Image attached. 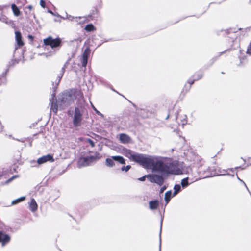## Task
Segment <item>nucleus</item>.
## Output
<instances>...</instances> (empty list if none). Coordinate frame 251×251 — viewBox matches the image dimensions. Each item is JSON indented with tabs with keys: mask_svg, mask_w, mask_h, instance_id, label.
<instances>
[{
	"mask_svg": "<svg viewBox=\"0 0 251 251\" xmlns=\"http://www.w3.org/2000/svg\"><path fill=\"white\" fill-rule=\"evenodd\" d=\"M72 95H65L64 96L57 97L56 95H52L50 102V111L57 114L58 108L63 110L73 102L71 98Z\"/></svg>",
	"mask_w": 251,
	"mask_h": 251,
	"instance_id": "nucleus-1",
	"label": "nucleus"
},
{
	"mask_svg": "<svg viewBox=\"0 0 251 251\" xmlns=\"http://www.w3.org/2000/svg\"><path fill=\"white\" fill-rule=\"evenodd\" d=\"M177 166L173 162H164L162 160L155 161L153 170L166 174L176 173Z\"/></svg>",
	"mask_w": 251,
	"mask_h": 251,
	"instance_id": "nucleus-2",
	"label": "nucleus"
},
{
	"mask_svg": "<svg viewBox=\"0 0 251 251\" xmlns=\"http://www.w3.org/2000/svg\"><path fill=\"white\" fill-rule=\"evenodd\" d=\"M84 108L82 107H75L74 110H68L67 113L69 117L73 118V124L75 127L81 126L83 120Z\"/></svg>",
	"mask_w": 251,
	"mask_h": 251,
	"instance_id": "nucleus-3",
	"label": "nucleus"
},
{
	"mask_svg": "<svg viewBox=\"0 0 251 251\" xmlns=\"http://www.w3.org/2000/svg\"><path fill=\"white\" fill-rule=\"evenodd\" d=\"M136 162L139 163L145 168L150 169L152 168L153 169L155 161L152 158L147 157L143 154H139Z\"/></svg>",
	"mask_w": 251,
	"mask_h": 251,
	"instance_id": "nucleus-4",
	"label": "nucleus"
},
{
	"mask_svg": "<svg viewBox=\"0 0 251 251\" xmlns=\"http://www.w3.org/2000/svg\"><path fill=\"white\" fill-rule=\"evenodd\" d=\"M115 161L118 162L120 164H126V160L125 158L121 156H112L107 158L105 161V165L106 166L112 168L115 166Z\"/></svg>",
	"mask_w": 251,
	"mask_h": 251,
	"instance_id": "nucleus-5",
	"label": "nucleus"
},
{
	"mask_svg": "<svg viewBox=\"0 0 251 251\" xmlns=\"http://www.w3.org/2000/svg\"><path fill=\"white\" fill-rule=\"evenodd\" d=\"M147 178L151 182L156 183L159 186H162L164 182L163 177L158 175H147Z\"/></svg>",
	"mask_w": 251,
	"mask_h": 251,
	"instance_id": "nucleus-6",
	"label": "nucleus"
},
{
	"mask_svg": "<svg viewBox=\"0 0 251 251\" xmlns=\"http://www.w3.org/2000/svg\"><path fill=\"white\" fill-rule=\"evenodd\" d=\"M123 154L131 161L136 162L139 155L138 153H134L132 151L127 149H124Z\"/></svg>",
	"mask_w": 251,
	"mask_h": 251,
	"instance_id": "nucleus-7",
	"label": "nucleus"
},
{
	"mask_svg": "<svg viewBox=\"0 0 251 251\" xmlns=\"http://www.w3.org/2000/svg\"><path fill=\"white\" fill-rule=\"evenodd\" d=\"M44 43L46 45H50L51 48H55L59 46L61 40L59 39H53L49 37L44 40Z\"/></svg>",
	"mask_w": 251,
	"mask_h": 251,
	"instance_id": "nucleus-8",
	"label": "nucleus"
},
{
	"mask_svg": "<svg viewBox=\"0 0 251 251\" xmlns=\"http://www.w3.org/2000/svg\"><path fill=\"white\" fill-rule=\"evenodd\" d=\"M48 161H50V162H53L54 161V159L52 155L50 154H48L47 155L43 156L38 159L37 162L38 164L40 165Z\"/></svg>",
	"mask_w": 251,
	"mask_h": 251,
	"instance_id": "nucleus-9",
	"label": "nucleus"
},
{
	"mask_svg": "<svg viewBox=\"0 0 251 251\" xmlns=\"http://www.w3.org/2000/svg\"><path fill=\"white\" fill-rule=\"evenodd\" d=\"M119 140L121 143L127 144L131 142V138L128 135L125 133H121L119 135Z\"/></svg>",
	"mask_w": 251,
	"mask_h": 251,
	"instance_id": "nucleus-10",
	"label": "nucleus"
},
{
	"mask_svg": "<svg viewBox=\"0 0 251 251\" xmlns=\"http://www.w3.org/2000/svg\"><path fill=\"white\" fill-rule=\"evenodd\" d=\"M10 240V237L3 233L2 232L0 231V242L2 243V245L8 243Z\"/></svg>",
	"mask_w": 251,
	"mask_h": 251,
	"instance_id": "nucleus-11",
	"label": "nucleus"
},
{
	"mask_svg": "<svg viewBox=\"0 0 251 251\" xmlns=\"http://www.w3.org/2000/svg\"><path fill=\"white\" fill-rule=\"evenodd\" d=\"M15 38L17 46L19 47H22L24 45V43L23 40H22V35L20 32H15Z\"/></svg>",
	"mask_w": 251,
	"mask_h": 251,
	"instance_id": "nucleus-12",
	"label": "nucleus"
},
{
	"mask_svg": "<svg viewBox=\"0 0 251 251\" xmlns=\"http://www.w3.org/2000/svg\"><path fill=\"white\" fill-rule=\"evenodd\" d=\"M90 53V50L88 48H87L83 54L82 64L84 67H85L87 63L88 57Z\"/></svg>",
	"mask_w": 251,
	"mask_h": 251,
	"instance_id": "nucleus-13",
	"label": "nucleus"
},
{
	"mask_svg": "<svg viewBox=\"0 0 251 251\" xmlns=\"http://www.w3.org/2000/svg\"><path fill=\"white\" fill-rule=\"evenodd\" d=\"M96 157L93 156L85 157L82 158L83 161V164L86 166L89 165V164L94 161Z\"/></svg>",
	"mask_w": 251,
	"mask_h": 251,
	"instance_id": "nucleus-14",
	"label": "nucleus"
},
{
	"mask_svg": "<svg viewBox=\"0 0 251 251\" xmlns=\"http://www.w3.org/2000/svg\"><path fill=\"white\" fill-rule=\"evenodd\" d=\"M38 205L34 199H31L29 209L32 212H35L37 210Z\"/></svg>",
	"mask_w": 251,
	"mask_h": 251,
	"instance_id": "nucleus-15",
	"label": "nucleus"
},
{
	"mask_svg": "<svg viewBox=\"0 0 251 251\" xmlns=\"http://www.w3.org/2000/svg\"><path fill=\"white\" fill-rule=\"evenodd\" d=\"M159 206V201L157 200L150 201L149 202V207L151 209L154 210L157 208Z\"/></svg>",
	"mask_w": 251,
	"mask_h": 251,
	"instance_id": "nucleus-16",
	"label": "nucleus"
},
{
	"mask_svg": "<svg viewBox=\"0 0 251 251\" xmlns=\"http://www.w3.org/2000/svg\"><path fill=\"white\" fill-rule=\"evenodd\" d=\"M11 8L12 9V11L16 16H18L20 14V11L19 9V8L17 7V6L15 4H12L11 5Z\"/></svg>",
	"mask_w": 251,
	"mask_h": 251,
	"instance_id": "nucleus-17",
	"label": "nucleus"
},
{
	"mask_svg": "<svg viewBox=\"0 0 251 251\" xmlns=\"http://www.w3.org/2000/svg\"><path fill=\"white\" fill-rule=\"evenodd\" d=\"M172 192L171 191H167L165 194V201L167 204L171 198Z\"/></svg>",
	"mask_w": 251,
	"mask_h": 251,
	"instance_id": "nucleus-18",
	"label": "nucleus"
},
{
	"mask_svg": "<svg viewBox=\"0 0 251 251\" xmlns=\"http://www.w3.org/2000/svg\"><path fill=\"white\" fill-rule=\"evenodd\" d=\"M25 199V197H21L17 199H16L12 201V204L14 205L16 204L21 201H24Z\"/></svg>",
	"mask_w": 251,
	"mask_h": 251,
	"instance_id": "nucleus-19",
	"label": "nucleus"
},
{
	"mask_svg": "<svg viewBox=\"0 0 251 251\" xmlns=\"http://www.w3.org/2000/svg\"><path fill=\"white\" fill-rule=\"evenodd\" d=\"M181 184L182 187L185 188L188 186L189 185V183L188 182V178H185L181 180Z\"/></svg>",
	"mask_w": 251,
	"mask_h": 251,
	"instance_id": "nucleus-20",
	"label": "nucleus"
},
{
	"mask_svg": "<svg viewBox=\"0 0 251 251\" xmlns=\"http://www.w3.org/2000/svg\"><path fill=\"white\" fill-rule=\"evenodd\" d=\"M180 186L178 184L175 185L174 187V192L173 193V195L175 196L177 194L179 191L180 190Z\"/></svg>",
	"mask_w": 251,
	"mask_h": 251,
	"instance_id": "nucleus-21",
	"label": "nucleus"
},
{
	"mask_svg": "<svg viewBox=\"0 0 251 251\" xmlns=\"http://www.w3.org/2000/svg\"><path fill=\"white\" fill-rule=\"evenodd\" d=\"M85 29L88 31H93L94 29V27L92 24L88 25L85 27Z\"/></svg>",
	"mask_w": 251,
	"mask_h": 251,
	"instance_id": "nucleus-22",
	"label": "nucleus"
},
{
	"mask_svg": "<svg viewBox=\"0 0 251 251\" xmlns=\"http://www.w3.org/2000/svg\"><path fill=\"white\" fill-rule=\"evenodd\" d=\"M131 166L130 165H127V166H123L121 167V170L122 171H125V172H127L129 171V170L131 168Z\"/></svg>",
	"mask_w": 251,
	"mask_h": 251,
	"instance_id": "nucleus-23",
	"label": "nucleus"
},
{
	"mask_svg": "<svg viewBox=\"0 0 251 251\" xmlns=\"http://www.w3.org/2000/svg\"><path fill=\"white\" fill-rule=\"evenodd\" d=\"M86 142L90 144L92 147H94L95 145L94 141L90 138L86 139Z\"/></svg>",
	"mask_w": 251,
	"mask_h": 251,
	"instance_id": "nucleus-24",
	"label": "nucleus"
},
{
	"mask_svg": "<svg viewBox=\"0 0 251 251\" xmlns=\"http://www.w3.org/2000/svg\"><path fill=\"white\" fill-rule=\"evenodd\" d=\"M247 52L249 54H251V42L248 46Z\"/></svg>",
	"mask_w": 251,
	"mask_h": 251,
	"instance_id": "nucleus-25",
	"label": "nucleus"
},
{
	"mask_svg": "<svg viewBox=\"0 0 251 251\" xmlns=\"http://www.w3.org/2000/svg\"><path fill=\"white\" fill-rule=\"evenodd\" d=\"M147 175H145L140 178H139L138 180L141 181H144L145 180L146 177H147Z\"/></svg>",
	"mask_w": 251,
	"mask_h": 251,
	"instance_id": "nucleus-26",
	"label": "nucleus"
},
{
	"mask_svg": "<svg viewBox=\"0 0 251 251\" xmlns=\"http://www.w3.org/2000/svg\"><path fill=\"white\" fill-rule=\"evenodd\" d=\"M40 3L42 7L44 8L45 7V2L43 0H41L40 1Z\"/></svg>",
	"mask_w": 251,
	"mask_h": 251,
	"instance_id": "nucleus-27",
	"label": "nucleus"
},
{
	"mask_svg": "<svg viewBox=\"0 0 251 251\" xmlns=\"http://www.w3.org/2000/svg\"><path fill=\"white\" fill-rule=\"evenodd\" d=\"M166 187L165 186H163V187H162L161 189H160V193H162L164 192V191L166 189Z\"/></svg>",
	"mask_w": 251,
	"mask_h": 251,
	"instance_id": "nucleus-28",
	"label": "nucleus"
},
{
	"mask_svg": "<svg viewBox=\"0 0 251 251\" xmlns=\"http://www.w3.org/2000/svg\"><path fill=\"white\" fill-rule=\"evenodd\" d=\"M247 161L248 162V163L251 165V156L250 157H248V158L247 159Z\"/></svg>",
	"mask_w": 251,
	"mask_h": 251,
	"instance_id": "nucleus-29",
	"label": "nucleus"
},
{
	"mask_svg": "<svg viewBox=\"0 0 251 251\" xmlns=\"http://www.w3.org/2000/svg\"><path fill=\"white\" fill-rule=\"evenodd\" d=\"M14 177H15V176H13L11 178H10V179H9L8 180H7L6 181V183H9V182H10L11 180H12L13 179V178Z\"/></svg>",
	"mask_w": 251,
	"mask_h": 251,
	"instance_id": "nucleus-30",
	"label": "nucleus"
},
{
	"mask_svg": "<svg viewBox=\"0 0 251 251\" xmlns=\"http://www.w3.org/2000/svg\"><path fill=\"white\" fill-rule=\"evenodd\" d=\"M27 8H28V9H29L30 10H32V6H31V5H28V6H27Z\"/></svg>",
	"mask_w": 251,
	"mask_h": 251,
	"instance_id": "nucleus-31",
	"label": "nucleus"
},
{
	"mask_svg": "<svg viewBox=\"0 0 251 251\" xmlns=\"http://www.w3.org/2000/svg\"><path fill=\"white\" fill-rule=\"evenodd\" d=\"M72 93H77V91L76 90H72Z\"/></svg>",
	"mask_w": 251,
	"mask_h": 251,
	"instance_id": "nucleus-32",
	"label": "nucleus"
},
{
	"mask_svg": "<svg viewBox=\"0 0 251 251\" xmlns=\"http://www.w3.org/2000/svg\"><path fill=\"white\" fill-rule=\"evenodd\" d=\"M95 110H96V111L97 113H98V114H99V113H100V112H99V111H97L96 109H95Z\"/></svg>",
	"mask_w": 251,
	"mask_h": 251,
	"instance_id": "nucleus-33",
	"label": "nucleus"
},
{
	"mask_svg": "<svg viewBox=\"0 0 251 251\" xmlns=\"http://www.w3.org/2000/svg\"><path fill=\"white\" fill-rule=\"evenodd\" d=\"M29 38H31V39H32V36H30V35H29Z\"/></svg>",
	"mask_w": 251,
	"mask_h": 251,
	"instance_id": "nucleus-34",
	"label": "nucleus"
}]
</instances>
